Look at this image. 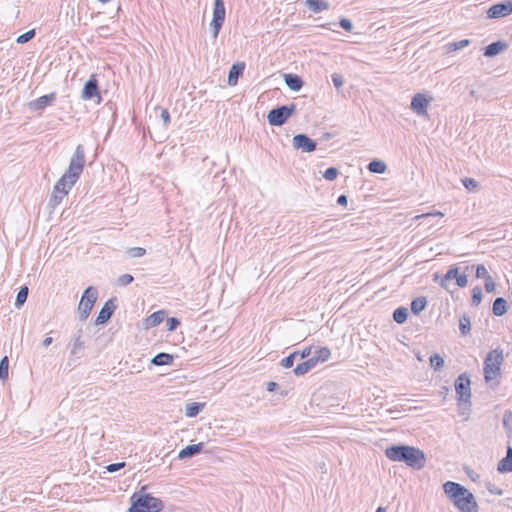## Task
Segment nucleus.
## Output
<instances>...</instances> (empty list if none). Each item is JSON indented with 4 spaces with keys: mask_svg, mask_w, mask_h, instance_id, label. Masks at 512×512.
<instances>
[{
    "mask_svg": "<svg viewBox=\"0 0 512 512\" xmlns=\"http://www.w3.org/2000/svg\"><path fill=\"white\" fill-rule=\"evenodd\" d=\"M444 214L437 211V212H434V213H427V214H422L420 216H417V218H422V217H429V216H443Z\"/></svg>",
    "mask_w": 512,
    "mask_h": 512,
    "instance_id": "680f3d73",
    "label": "nucleus"
},
{
    "mask_svg": "<svg viewBox=\"0 0 512 512\" xmlns=\"http://www.w3.org/2000/svg\"><path fill=\"white\" fill-rule=\"evenodd\" d=\"M462 183L464 187L469 191H473L478 187V182L473 178L466 177L462 179Z\"/></svg>",
    "mask_w": 512,
    "mask_h": 512,
    "instance_id": "37998d69",
    "label": "nucleus"
},
{
    "mask_svg": "<svg viewBox=\"0 0 512 512\" xmlns=\"http://www.w3.org/2000/svg\"><path fill=\"white\" fill-rule=\"evenodd\" d=\"M225 14L226 12L224 0H214L213 18L210 23L212 36L214 39H217L218 34L223 26V23L225 21Z\"/></svg>",
    "mask_w": 512,
    "mask_h": 512,
    "instance_id": "1a4fd4ad",
    "label": "nucleus"
},
{
    "mask_svg": "<svg viewBox=\"0 0 512 512\" xmlns=\"http://www.w3.org/2000/svg\"><path fill=\"white\" fill-rule=\"evenodd\" d=\"M330 25H331L330 23H326V24H322V25H320V27H321V28H325V29H331V28H330Z\"/></svg>",
    "mask_w": 512,
    "mask_h": 512,
    "instance_id": "0e129e2a",
    "label": "nucleus"
},
{
    "mask_svg": "<svg viewBox=\"0 0 512 512\" xmlns=\"http://www.w3.org/2000/svg\"><path fill=\"white\" fill-rule=\"evenodd\" d=\"M483 295L482 290L479 286L472 289L471 305L477 307L482 301Z\"/></svg>",
    "mask_w": 512,
    "mask_h": 512,
    "instance_id": "4c0bfd02",
    "label": "nucleus"
},
{
    "mask_svg": "<svg viewBox=\"0 0 512 512\" xmlns=\"http://www.w3.org/2000/svg\"><path fill=\"white\" fill-rule=\"evenodd\" d=\"M299 351H294L287 357L281 360L280 365L284 368H291L294 364L295 359L298 357Z\"/></svg>",
    "mask_w": 512,
    "mask_h": 512,
    "instance_id": "58836bf2",
    "label": "nucleus"
},
{
    "mask_svg": "<svg viewBox=\"0 0 512 512\" xmlns=\"http://www.w3.org/2000/svg\"><path fill=\"white\" fill-rule=\"evenodd\" d=\"M125 465H126L125 462L112 463V464H109L108 466H106V469L108 472L114 473V472H117V471L121 470L122 468H124Z\"/></svg>",
    "mask_w": 512,
    "mask_h": 512,
    "instance_id": "603ef678",
    "label": "nucleus"
},
{
    "mask_svg": "<svg viewBox=\"0 0 512 512\" xmlns=\"http://www.w3.org/2000/svg\"><path fill=\"white\" fill-rule=\"evenodd\" d=\"M81 98L83 100H91L97 98L98 104L102 101L96 74H92L90 78L85 82L81 92Z\"/></svg>",
    "mask_w": 512,
    "mask_h": 512,
    "instance_id": "9b49d317",
    "label": "nucleus"
},
{
    "mask_svg": "<svg viewBox=\"0 0 512 512\" xmlns=\"http://www.w3.org/2000/svg\"><path fill=\"white\" fill-rule=\"evenodd\" d=\"M485 290L487 293H491V292H494L495 291V288H496V284L494 282V280L492 279V277H487L485 279Z\"/></svg>",
    "mask_w": 512,
    "mask_h": 512,
    "instance_id": "864d4df0",
    "label": "nucleus"
},
{
    "mask_svg": "<svg viewBox=\"0 0 512 512\" xmlns=\"http://www.w3.org/2000/svg\"><path fill=\"white\" fill-rule=\"evenodd\" d=\"M53 342V338L52 337H46L43 342H42V345L44 347H48L51 343Z\"/></svg>",
    "mask_w": 512,
    "mask_h": 512,
    "instance_id": "e2e57ef3",
    "label": "nucleus"
},
{
    "mask_svg": "<svg viewBox=\"0 0 512 512\" xmlns=\"http://www.w3.org/2000/svg\"><path fill=\"white\" fill-rule=\"evenodd\" d=\"M8 370H9V359L7 356H4L0 360V380L5 381L8 379Z\"/></svg>",
    "mask_w": 512,
    "mask_h": 512,
    "instance_id": "e433bc0d",
    "label": "nucleus"
},
{
    "mask_svg": "<svg viewBox=\"0 0 512 512\" xmlns=\"http://www.w3.org/2000/svg\"><path fill=\"white\" fill-rule=\"evenodd\" d=\"M508 49V44L504 41H495L484 48V56L494 57Z\"/></svg>",
    "mask_w": 512,
    "mask_h": 512,
    "instance_id": "a211bd4d",
    "label": "nucleus"
},
{
    "mask_svg": "<svg viewBox=\"0 0 512 512\" xmlns=\"http://www.w3.org/2000/svg\"><path fill=\"white\" fill-rule=\"evenodd\" d=\"M293 147L302 152L310 153L316 150L317 142L306 134H297L292 139Z\"/></svg>",
    "mask_w": 512,
    "mask_h": 512,
    "instance_id": "ddd939ff",
    "label": "nucleus"
},
{
    "mask_svg": "<svg viewBox=\"0 0 512 512\" xmlns=\"http://www.w3.org/2000/svg\"><path fill=\"white\" fill-rule=\"evenodd\" d=\"M85 166V149L83 145H77L74 154L72 155L68 169L62 175L65 179L70 181V184H75L80 178Z\"/></svg>",
    "mask_w": 512,
    "mask_h": 512,
    "instance_id": "20e7f679",
    "label": "nucleus"
},
{
    "mask_svg": "<svg viewBox=\"0 0 512 512\" xmlns=\"http://www.w3.org/2000/svg\"><path fill=\"white\" fill-rule=\"evenodd\" d=\"M305 6L313 13H320L324 10H328L330 5L325 0H306Z\"/></svg>",
    "mask_w": 512,
    "mask_h": 512,
    "instance_id": "b1692460",
    "label": "nucleus"
},
{
    "mask_svg": "<svg viewBox=\"0 0 512 512\" xmlns=\"http://www.w3.org/2000/svg\"><path fill=\"white\" fill-rule=\"evenodd\" d=\"M475 268L477 278H483L485 280L487 277H490L486 267L483 264H478Z\"/></svg>",
    "mask_w": 512,
    "mask_h": 512,
    "instance_id": "49530a36",
    "label": "nucleus"
},
{
    "mask_svg": "<svg viewBox=\"0 0 512 512\" xmlns=\"http://www.w3.org/2000/svg\"><path fill=\"white\" fill-rule=\"evenodd\" d=\"M34 36H35V30L31 29V30L19 35L16 39V42L18 44H24V43L29 42L31 39H33Z\"/></svg>",
    "mask_w": 512,
    "mask_h": 512,
    "instance_id": "a19ab883",
    "label": "nucleus"
},
{
    "mask_svg": "<svg viewBox=\"0 0 512 512\" xmlns=\"http://www.w3.org/2000/svg\"><path fill=\"white\" fill-rule=\"evenodd\" d=\"M348 202V198L346 195L342 194L337 198V204L341 206H345Z\"/></svg>",
    "mask_w": 512,
    "mask_h": 512,
    "instance_id": "bf43d9fd",
    "label": "nucleus"
},
{
    "mask_svg": "<svg viewBox=\"0 0 512 512\" xmlns=\"http://www.w3.org/2000/svg\"><path fill=\"white\" fill-rule=\"evenodd\" d=\"M284 81L288 88L295 92L300 91L304 85L302 78L297 74H284Z\"/></svg>",
    "mask_w": 512,
    "mask_h": 512,
    "instance_id": "412c9836",
    "label": "nucleus"
},
{
    "mask_svg": "<svg viewBox=\"0 0 512 512\" xmlns=\"http://www.w3.org/2000/svg\"><path fill=\"white\" fill-rule=\"evenodd\" d=\"M244 69H245L244 63L238 62V63H235L232 65V67L229 70L228 80H227V82L230 86H234L237 84L239 77L244 72Z\"/></svg>",
    "mask_w": 512,
    "mask_h": 512,
    "instance_id": "4be33fe9",
    "label": "nucleus"
},
{
    "mask_svg": "<svg viewBox=\"0 0 512 512\" xmlns=\"http://www.w3.org/2000/svg\"><path fill=\"white\" fill-rule=\"evenodd\" d=\"M28 294H29L28 287L26 285L21 286L20 289L18 290L16 300L14 303L16 308L19 309L25 304V302L27 301V298H28Z\"/></svg>",
    "mask_w": 512,
    "mask_h": 512,
    "instance_id": "c85d7f7f",
    "label": "nucleus"
},
{
    "mask_svg": "<svg viewBox=\"0 0 512 512\" xmlns=\"http://www.w3.org/2000/svg\"><path fill=\"white\" fill-rule=\"evenodd\" d=\"M311 349V347H306L302 351H299L298 357L300 359L310 358L309 356L311 355Z\"/></svg>",
    "mask_w": 512,
    "mask_h": 512,
    "instance_id": "13d9d810",
    "label": "nucleus"
},
{
    "mask_svg": "<svg viewBox=\"0 0 512 512\" xmlns=\"http://www.w3.org/2000/svg\"><path fill=\"white\" fill-rule=\"evenodd\" d=\"M429 360H430V366L435 371H439L440 369H442L444 366V363H445L444 358L437 353L431 355Z\"/></svg>",
    "mask_w": 512,
    "mask_h": 512,
    "instance_id": "c9c22d12",
    "label": "nucleus"
},
{
    "mask_svg": "<svg viewBox=\"0 0 512 512\" xmlns=\"http://www.w3.org/2000/svg\"><path fill=\"white\" fill-rule=\"evenodd\" d=\"M173 360H174L173 355H171L169 353L161 352V353L156 354L152 358L151 363L155 366H164V365H171Z\"/></svg>",
    "mask_w": 512,
    "mask_h": 512,
    "instance_id": "bb28decb",
    "label": "nucleus"
},
{
    "mask_svg": "<svg viewBox=\"0 0 512 512\" xmlns=\"http://www.w3.org/2000/svg\"><path fill=\"white\" fill-rule=\"evenodd\" d=\"M331 355V352H330V349L327 348V347H321V348H318L314 355L312 356L313 359H316L317 360V364L318 363H323L325 361H327L329 359Z\"/></svg>",
    "mask_w": 512,
    "mask_h": 512,
    "instance_id": "473e14b6",
    "label": "nucleus"
},
{
    "mask_svg": "<svg viewBox=\"0 0 512 512\" xmlns=\"http://www.w3.org/2000/svg\"><path fill=\"white\" fill-rule=\"evenodd\" d=\"M116 301H117L116 297H112L108 301L105 302V304L102 306L98 316L95 319V325L105 324L106 322H108L110 320L114 311L117 308V305L115 303Z\"/></svg>",
    "mask_w": 512,
    "mask_h": 512,
    "instance_id": "2eb2a0df",
    "label": "nucleus"
},
{
    "mask_svg": "<svg viewBox=\"0 0 512 512\" xmlns=\"http://www.w3.org/2000/svg\"><path fill=\"white\" fill-rule=\"evenodd\" d=\"M508 303L503 297H498L494 300L492 312L495 316H503L507 313Z\"/></svg>",
    "mask_w": 512,
    "mask_h": 512,
    "instance_id": "a878e982",
    "label": "nucleus"
},
{
    "mask_svg": "<svg viewBox=\"0 0 512 512\" xmlns=\"http://www.w3.org/2000/svg\"><path fill=\"white\" fill-rule=\"evenodd\" d=\"M438 279H439V274L438 273L434 274V281H437Z\"/></svg>",
    "mask_w": 512,
    "mask_h": 512,
    "instance_id": "338daca9",
    "label": "nucleus"
},
{
    "mask_svg": "<svg viewBox=\"0 0 512 512\" xmlns=\"http://www.w3.org/2000/svg\"><path fill=\"white\" fill-rule=\"evenodd\" d=\"M74 185L75 184H70L69 180L61 176V178L56 182L54 186L53 192L49 199V206L52 208L58 206Z\"/></svg>",
    "mask_w": 512,
    "mask_h": 512,
    "instance_id": "6e6552de",
    "label": "nucleus"
},
{
    "mask_svg": "<svg viewBox=\"0 0 512 512\" xmlns=\"http://www.w3.org/2000/svg\"><path fill=\"white\" fill-rule=\"evenodd\" d=\"M145 253L146 250L142 247H133L128 250V254L133 258L142 257L145 255Z\"/></svg>",
    "mask_w": 512,
    "mask_h": 512,
    "instance_id": "de8ad7c7",
    "label": "nucleus"
},
{
    "mask_svg": "<svg viewBox=\"0 0 512 512\" xmlns=\"http://www.w3.org/2000/svg\"><path fill=\"white\" fill-rule=\"evenodd\" d=\"M497 471L501 474L512 472V447L507 446L506 456L497 465Z\"/></svg>",
    "mask_w": 512,
    "mask_h": 512,
    "instance_id": "aec40b11",
    "label": "nucleus"
},
{
    "mask_svg": "<svg viewBox=\"0 0 512 512\" xmlns=\"http://www.w3.org/2000/svg\"><path fill=\"white\" fill-rule=\"evenodd\" d=\"M69 347H70V359L68 361V364L72 365L73 363H75L76 359L80 358L79 354L84 349V341L82 340V328H80L78 330L77 334H75L73 336L71 342L69 343Z\"/></svg>",
    "mask_w": 512,
    "mask_h": 512,
    "instance_id": "4468645a",
    "label": "nucleus"
},
{
    "mask_svg": "<svg viewBox=\"0 0 512 512\" xmlns=\"http://www.w3.org/2000/svg\"><path fill=\"white\" fill-rule=\"evenodd\" d=\"M203 448V442L187 445L185 448L180 450V452L178 453V458L181 460L192 458L195 455L199 454L203 450Z\"/></svg>",
    "mask_w": 512,
    "mask_h": 512,
    "instance_id": "6ab92c4d",
    "label": "nucleus"
},
{
    "mask_svg": "<svg viewBox=\"0 0 512 512\" xmlns=\"http://www.w3.org/2000/svg\"><path fill=\"white\" fill-rule=\"evenodd\" d=\"M339 171L336 167H329L323 173V177L328 181H333L337 178Z\"/></svg>",
    "mask_w": 512,
    "mask_h": 512,
    "instance_id": "79ce46f5",
    "label": "nucleus"
},
{
    "mask_svg": "<svg viewBox=\"0 0 512 512\" xmlns=\"http://www.w3.org/2000/svg\"><path fill=\"white\" fill-rule=\"evenodd\" d=\"M503 361V350L500 348L493 349L487 354L484 360V379L486 382H491L500 375Z\"/></svg>",
    "mask_w": 512,
    "mask_h": 512,
    "instance_id": "39448f33",
    "label": "nucleus"
},
{
    "mask_svg": "<svg viewBox=\"0 0 512 512\" xmlns=\"http://www.w3.org/2000/svg\"><path fill=\"white\" fill-rule=\"evenodd\" d=\"M456 284L460 288H464L468 284V277L465 273L460 274L458 277H456Z\"/></svg>",
    "mask_w": 512,
    "mask_h": 512,
    "instance_id": "5fc2aeb1",
    "label": "nucleus"
},
{
    "mask_svg": "<svg viewBox=\"0 0 512 512\" xmlns=\"http://www.w3.org/2000/svg\"><path fill=\"white\" fill-rule=\"evenodd\" d=\"M317 365V360L313 359L312 357L308 358L302 363H299L293 370V373L296 376H302L308 373L310 370H312Z\"/></svg>",
    "mask_w": 512,
    "mask_h": 512,
    "instance_id": "5701e85b",
    "label": "nucleus"
},
{
    "mask_svg": "<svg viewBox=\"0 0 512 512\" xmlns=\"http://www.w3.org/2000/svg\"><path fill=\"white\" fill-rule=\"evenodd\" d=\"M160 117L163 120L165 126H167L170 123V114L167 109L161 110Z\"/></svg>",
    "mask_w": 512,
    "mask_h": 512,
    "instance_id": "4d7b16f0",
    "label": "nucleus"
},
{
    "mask_svg": "<svg viewBox=\"0 0 512 512\" xmlns=\"http://www.w3.org/2000/svg\"><path fill=\"white\" fill-rule=\"evenodd\" d=\"M470 378L466 373L460 374L455 380V391L457 399L460 403H470L471 389H470Z\"/></svg>",
    "mask_w": 512,
    "mask_h": 512,
    "instance_id": "9d476101",
    "label": "nucleus"
},
{
    "mask_svg": "<svg viewBox=\"0 0 512 512\" xmlns=\"http://www.w3.org/2000/svg\"><path fill=\"white\" fill-rule=\"evenodd\" d=\"M98 1H99V2H101V3H107V2H109L110 0H98Z\"/></svg>",
    "mask_w": 512,
    "mask_h": 512,
    "instance_id": "774afa93",
    "label": "nucleus"
},
{
    "mask_svg": "<svg viewBox=\"0 0 512 512\" xmlns=\"http://www.w3.org/2000/svg\"><path fill=\"white\" fill-rule=\"evenodd\" d=\"M376 512H387L383 507H379Z\"/></svg>",
    "mask_w": 512,
    "mask_h": 512,
    "instance_id": "69168bd1",
    "label": "nucleus"
},
{
    "mask_svg": "<svg viewBox=\"0 0 512 512\" xmlns=\"http://www.w3.org/2000/svg\"><path fill=\"white\" fill-rule=\"evenodd\" d=\"M204 408V403L192 402L186 406V416L196 417Z\"/></svg>",
    "mask_w": 512,
    "mask_h": 512,
    "instance_id": "72a5a7b5",
    "label": "nucleus"
},
{
    "mask_svg": "<svg viewBox=\"0 0 512 512\" xmlns=\"http://www.w3.org/2000/svg\"><path fill=\"white\" fill-rule=\"evenodd\" d=\"M277 388H278V383L273 382V381L267 383V391L274 392L277 390Z\"/></svg>",
    "mask_w": 512,
    "mask_h": 512,
    "instance_id": "052dcab7",
    "label": "nucleus"
},
{
    "mask_svg": "<svg viewBox=\"0 0 512 512\" xmlns=\"http://www.w3.org/2000/svg\"><path fill=\"white\" fill-rule=\"evenodd\" d=\"M133 280H134V277L131 274H123L118 278L117 284L119 286H127V285L131 284L133 282Z\"/></svg>",
    "mask_w": 512,
    "mask_h": 512,
    "instance_id": "c03bdc74",
    "label": "nucleus"
},
{
    "mask_svg": "<svg viewBox=\"0 0 512 512\" xmlns=\"http://www.w3.org/2000/svg\"><path fill=\"white\" fill-rule=\"evenodd\" d=\"M503 426L506 430L512 431V412H507L504 414Z\"/></svg>",
    "mask_w": 512,
    "mask_h": 512,
    "instance_id": "8fccbe9b",
    "label": "nucleus"
},
{
    "mask_svg": "<svg viewBox=\"0 0 512 512\" xmlns=\"http://www.w3.org/2000/svg\"><path fill=\"white\" fill-rule=\"evenodd\" d=\"M296 112V104L282 105L273 108L267 115L268 123L272 126H282Z\"/></svg>",
    "mask_w": 512,
    "mask_h": 512,
    "instance_id": "423d86ee",
    "label": "nucleus"
},
{
    "mask_svg": "<svg viewBox=\"0 0 512 512\" xmlns=\"http://www.w3.org/2000/svg\"><path fill=\"white\" fill-rule=\"evenodd\" d=\"M460 275L459 268L456 266H451L449 270L446 272V274L442 277L441 281L439 282L440 286L443 289H448L447 281L455 279Z\"/></svg>",
    "mask_w": 512,
    "mask_h": 512,
    "instance_id": "cd10ccee",
    "label": "nucleus"
},
{
    "mask_svg": "<svg viewBox=\"0 0 512 512\" xmlns=\"http://www.w3.org/2000/svg\"><path fill=\"white\" fill-rule=\"evenodd\" d=\"M339 25L342 29H344L347 32H351L353 29V24L350 19L348 18H341L339 21Z\"/></svg>",
    "mask_w": 512,
    "mask_h": 512,
    "instance_id": "3c124183",
    "label": "nucleus"
},
{
    "mask_svg": "<svg viewBox=\"0 0 512 512\" xmlns=\"http://www.w3.org/2000/svg\"><path fill=\"white\" fill-rule=\"evenodd\" d=\"M165 311H156L145 319V327L153 328L158 326L165 318Z\"/></svg>",
    "mask_w": 512,
    "mask_h": 512,
    "instance_id": "393cba45",
    "label": "nucleus"
},
{
    "mask_svg": "<svg viewBox=\"0 0 512 512\" xmlns=\"http://www.w3.org/2000/svg\"><path fill=\"white\" fill-rule=\"evenodd\" d=\"M489 19H499L512 14V0H503L490 6L486 11Z\"/></svg>",
    "mask_w": 512,
    "mask_h": 512,
    "instance_id": "f8f14e48",
    "label": "nucleus"
},
{
    "mask_svg": "<svg viewBox=\"0 0 512 512\" xmlns=\"http://www.w3.org/2000/svg\"><path fill=\"white\" fill-rule=\"evenodd\" d=\"M180 325V320L176 317H169L166 321V327L168 331H174Z\"/></svg>",
    "mask_w": 512,
    "mask_h": 512,
    "instance_id": "a18cd8bd",
    "label": "nucleus"
},
{
    "mask_svg": "<svg viewBox=\"0 0 512 512\" xmlns=\"http://www.w3.org/2000/svg\"><path fill=\"white\" fill-rule=\"evenodd\" d=\"M443 490L459 512H479L475 496L463 485L447 481L443 484Z\"/></svg>",
    "mask_w": 512,
    "mask_h": 512,
    "instance_id": "f03ea898",
    "label": "nucleus"
},
{
    "mask_svg": "<svg viewBox=\"0 0 512 512\" xmlns=\"http://www.w3.org/2000/svg\"><path fill=\"white\" fill-rule=\"evenodd\" d=\"M459 329H460L461 335L466 336L467 334H469V332L471 330V321H470V317L467 314H464L462 317H460Z\"/></svg>",
    "mask_w": 512,
    "mask_h": 512,
    "instance_id": "f704fd0d",
    "label": "nucleus"
},
{
    "mask_svg": "<svg viewBox=\"0 0 512 512\" xmlns=\"http://www.w3.org/2000/svg\"><path fill=\"white\" fill-rule=\"evenodd\" d=\"M385 456L391 461L403 462L415 470H420L426 465L424 451L410 445H391L385 449Z\"/></svg>",
    "mask_w": 512,
    "mask_h": 512,
    "instance_id": "f257e3e1",
    "label": "nucleus"
},
{
    "mask_svg": "<svg viewBox=\"0 0 512 512\" xmlns=\"http://www.w3.org/2000/svg\"><path fill=\"white\" fill-rule=\"evenodd\" d=\"M331 79H332V82L334 84V86L339 89L343 86V83H344V78L341 74L339 73H333L331 75Z\"/></svg>",
    "mask_w": 512,
    "mask_h": 512,
    "instance_id": "09e8293b",
    "label": "nucleus"
},
{
    "mask_svg": "<svg viewBox=\"0 0 512 512\" xmlns=\"http://www.w3.org/2000/svg\"><path fill=\"white\" fill-rule=\"evenodd\" d=\"M487 490L493 494V495H502L503 494V491L499 488H497L495 485L491 484V483H488L487 484Z\"/></svg>",
    "mask_w": 512,
    "mask_h": 512,
    "instance_id": "6e6d98bb",
    "label": "nucleus"
},
{
    "mask_svg": "<svg viewBox=\"0 0 512 512\" xmlns=\"http://www.w3.org/2000/svg\"><path fill=\"white\" fill-rule=\"evenodd\" d=\"M430 103V99H428L424 94L417 93L413 96L411 100L410 107L411 109L417 113L418 115H426L427 107Z\"/></svg>",
    "mask_w": 512,
    "mask_h": 512,
    "instance_id": "dca6fc26",
    "label": "nucleus"
},
{
    "mask_svg": "<svg viewBox=\"0 0 512 512\" xmlns=\"http://www.w3.org/2000/svg\"><path fill=\"white\" fill-rule=\"evenodd\" d=\"M428 302L425 297H418L411 302V311L413 314L417 315L423 310H425Z\"/></svg>",
    "mask_w": 512,
    "mask_h": 512,
    "instance_id": "c756f323",
    "label": "nucleus"
},
{
    "mask_svg": "<svg viewBox=\"0 0 512 512\" xmlns=\"http://www.w3.org/2000/svg\"><path fill=\"white\" fill-rule=\"evenodd\" d=\"M98 291L95 287L89 286L85 289L80 303L78 305V311L80 313V320L85 321L93 309V306L97 300Z\"/></svg>",
    "mask_w": 512,
    "mask_h": 512,
    "instance_id": "0eeeda50",
    "label": "nucleus"
},
{
    "mask_svg": "<svg viewBox=\"0 0 512 512\" xmlns=\"http://www.w3.org/2000/svg\"><path fill=\"white\" fill-rule=\"evenodd\" d=\"M367 168L372 173L382 174L386 171L387 165L381 160H372Z\"/></svg>",
    "mask_w": 512,
    "mask_h": 512,
    "instance_id": "2f4dec72",
    "label": "nucleus"
},
{
    "mask_svg": "<svg viewBox=\"0 0 512 512\" xmlns=\"http://www.w3.org/2000/svg\"><path fill=\"white\" fill-rule=\"evenodd\" d=\"M470 41L468 39H463L460 41L452 42L448 44V51H457L463 49L468 46Z\"/></svg>",
    "mask_w": 512,
    "mask_h": 512,
    "instance_id": "ea45409f",
    "label": "nucleus"
},
{
    "mask_svg": "<svg viewBox=\"0 0 512 512\" xmlns=\"http://www.w3.org/2000/svg\"><path fill=\"white\" fill-rule=\"evenodd\" d=\"M56 99L55 93H50L43 95L29 103V107L32 110L40 111L45 109L48 105H50Z\"/></svg>",
    "mask_w": 512,
    "mask_h": 512,
    "instance_id": "f3484780",
    "label": "nucleus"
},
{
    "mask_svg": "<svg viewBox=\"0 0 512 512\" xmlns=\"http://www.w3.org/2000/svg\"><path fill=\"white\" fill-rule=\"evenodd\" d=\"M145 490L146 487L143 486L131 496L129 512H160L164 508L161 499L146 493Z\"/></svg>",
    "mask_w": 512,
    "mask_h": 512,
    "instance_id": "7ed1b4c3",
    "label": "nucleus"
},
{
    "mask_svg": "<svg viewBox=\"0 0 512 512\" xmlns=\"http://www.w3.org/2000/svg\"><path fill=\"white\" fill-rule=\"evenodd\" d=\"M408 309L406 307H398L393 312V320L398 324H403L408 318Z\"/></svg>",
    "mask_w": 512,
    "mask_h": 512,
    "instance_id": "7c9ffc66",
    "label": "nucleus"
}]
</instances>
